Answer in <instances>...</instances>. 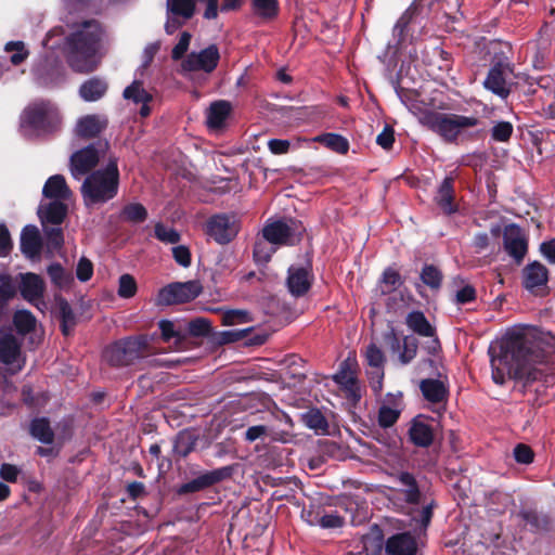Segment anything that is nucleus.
<instances>
[{"label":"nucleus","instance_id":"nucleus-1","mask_svg":"<svg viewBox=\"0 0 555 555\" xmlns=\"http://www.w3.org/2000/svg\"><path fill=\"white\" fill-rule=\"evenodd\" d=\"M545 341L541 331L534 326L516 325L508 328L500 347H490L492 380L503 385L507 379L537 380L539 369L545 360Z\"/></svg>","mask_w":555,"mask_h":555},{"label":"nucleus","instance_id":"nucleus-2","mask_svg":"<svg viewBox=\"0 0 555 555\" xmlns=\"http://www.w3.org/2000/svg\"><path fill=\"white\" fill-rule=\"evenodd\" d=\"M103 37L104 31L94 20L74 25L66 39L65 52L67 62L75 72L89 73L95 69Z\"/></svg>","mask_w":555,"mask_h":555},{"label":"nucleus","instance_id":"nucleus-3","mask_svg":"<svg viewBox=\"0 0 555 555\" xmlns=\"http://www.w3.org/2000/svg\"><path fill=\"white\" fill-rule=\"evenodd\" d=\"M402 103L417 117L420 124L439 135L443 141L453 143L466 129L478 125V118L452 113L423 111L409 96L399 94Z\"/></svg>","mask_w":555,"mask_h":555},{"label":"nucleus","instance_id":"nucleus-4","mask_svg":"<svg viewBox=\"0 0 555 555\" xmlns=\"http://www.w3.org/2000/svg\"><path fill=\"white\" fill-rule=\"evenodd\" d=\"M119 171L116 158L109 157L103 170L89 175L82 185L81 194L86 205H96L114 198L118 191Z\"/></svg>","mask_w":555,"mask_h":555},{"label":"nucleus","instance_id":"nucleus-5","mask_svg":"<svg viewBox=\"0 0 555 555\" xmlns=\"http://www.w3.org/2000/svg\"><path fill=\"white\" fill-rule=\"evenodd\" d=\"M42 194L46 198L51 199V202L49 204H40L38 208L41 222L43 224L62 223L67 211V206L64 202L72 195L65 178L61 175L50 177L43 185Z\"/></svg>","mask_w":555,"mask_h":555},{"label":"nucleus","instance_id":"nucleus-6","mask_svg":"<svg viewBox=\"0 0 555 555\" xmlns=\"http://www.w3.org/2000/svg\"><path fill=\"white\" fill-rule=\"evenodd\" d=\"M57 107L50 102L29 105L23 113L21 126L25 134H40L56 130L61 125Z\"/></svg>","mask_w":555,"mask_h":555},{"label":"nucleus","instance_id":"nucleus-7","mask_svg":"<svg viewBox=\"0 0 555 555\" xmlns=\"http://www.w3.org/2000/svg\"><path fill=\"white\" fill-rule=\"evenodd\" d=\"M108 150L107 142H98L74 153L70 157V172L79 180L104 158Z\"/></svg>","mask_w":555,"mask_h":555},{"label":"nucleus","instance_id":"nucleus-8","mask_svg":"<svg viewBox=\"0 0 555 555\" xmlns=\"http://www.w3.org/2000/svg\"><path fill=\"white\" fill-rule=\"evenodd\" d=\"M304 227L295 220L274 221L262 229V236L276 247L293 245L299 241Z\"/></svg>","mask_w":555,"mask_h":555},{"label":"nucleus","instance_id":"nucleus-9","mask_svg":"<svg viewBox=\"0 0 555 555\" xmlns=\"http://www.w3.org/2000/svg\"><path fill=\"white\" fill-rule=\"evenodd\" d=\"M238 230L240 221L235 215H217L207 223V233L219 244L229 243Z\"/></svg>","mask_w":555,"mask_h":555},{"label":"nucleus","instance_id":"nucleus-10","mask_svg":"<svg viewBox=\"0 0 555 555\" xmlns=\"http://www.w3.org/2000/svg\"><path fill=\"white\" fill-rule=\"evenodd\" d=\"M167 21L165 30L173 34L195 14L194 0H167Z\"/></svg>","mask_w":555,"mask_h":555},{"label":"nucleus","instance_id":"nucleus-11","mask_svg":"<svg viewBox=\"0 0 555 555\" xmlns=\"http://www.w3.org/2000/svg\"><path fill=\"white\" fill-rule=\"evenodd\" d=\"M219 61L218 48L214 44L199 51L190 53L181 64L183 73H191L203 70L206 73L212 72Z\"/></svg>","mask_w":555,"mask_h":555},{"label":"nucleus","instance_id":"nucleus-12","mask_svg":"<svg viewBox=\"0 0 555 555\" xmlns=\"http://www.w3.org/2000/svg\"><path fill=\"white\" fill-rule=\"evenodd\" d=\"M503 246L505 251L520 263L528 250V241L524 231L516 224H507L503 230Z\"/></svg>","mask_w":555,"mask_h":555},{"label":"nucleus","instance_id":"nucleus-13","mask_svg":"<svg viewBox=\"0 0 555 555\" xmlns=\"http://www.w3.org/2000/svg\"><path fill=\"white\" fill-rule=\"evenodd\" d=\"M511 75V66L508 64L499 63L490 68L488 76L483 81V86L494 94L505 99L511 92L508 83Z\"/></svg>","mask_w":555,"mask_h":555},{"label":"nucleus","instance_id":"nucleus-14","mask_svg":"<svg viewBox=\"0 0 555 555\" xmlns=\"http://www.w3.org/2000/svg\"><path fill=\"white\" fill-rule=\"evenodd\" d=\"M21 346L22 341L13 334H3L0 337V361L11 365L14 371L21 370L24 364Z\"/></svg>","mask_w":555,"mask_h":555},{"label":"nucleus","instance_id":"nucleus-15","mask_svg":"<svg viewBox=\"0 0 555 555\" xmlns=\"http://www.w3.org/2000/svg\"><path fill=\"white\" fill-rule=\"evenodd\" d=\"M547 281L548 270L539 261H532L522 269V285L531 293H537L546 286Z\"/></svg>","mask_w":555,"mask_h":555},{"label":"nucleus","instance_id":"nucleus-16","mask_svg":"<svg viewBox=\"0 0 555 555\" xmlns=\"http://www.w3.org/2000/svg\"><path fill=\"white\" fill-rule=\"evenodd\" d=\"M423 0H414L393 26L392 35L398 43L405 40L409 26L423 13Z\"/></svg>","mask_w":555,"mask_h":555},{"label":"nucleus","instance_id":"nucleus-17","mask_svg":"<svg viewBox=\"0 0 555 555\" xmlns=\"http://www.w3.org/2000/svg\"><path fill=\"white\" fill-rule=\"evenodd\" d=\"M33 74L36 83L44 88L54 87L63 80L62 68L51 64L47 60L38 63L33 68Z\"/></svg>","mask_w":555,"mask_h":555},{"label":"nucleus","instance_id":"nucleus-18","mask_svg":"<svg viewBox=\"0 0 555 555\" xmlns=\"http://www.w3.org/2000/svg\"><path fill=\"white\" fill-rule=\"evenodd\" d=\"M402 411V395L398 393H389L385 402L379 408L378 412V424L382 427H390L392 426Z\"/></svg>","mask_w":555,"mask_h":555},{"label":"nucleus","instance_id":"nucleus-19","mask_svg":"<svg viewBox=\"0 0 555 555\" xmlns=\"http://www.w3.org/2000/svg\"><path fill=\"white\" fill-rule=\"evenodd\" d=\"M107 126V118L103 115H86L79 118L75 126V134L89 139L100 134Z\"/></svg>","mask_w":555,"mask_h":555},{"label":"nucleus","instance_id":"nucleus-20","mask_svg":"<svg viewBox=\"0 0 555 555\" xmlns=\"http://www.w3.org/2000/svg\"><path fill=\"white\" fill-rule=\"evenodd\" d=\"M385 551L388 555H415L417 544L411 534L398 533L388 538Z\"/></svg>","mask_w":555,"mask_h":555},{"label":"nucleus","instance_id":"nucleus-21","mask_svg":"<svg viewBox=\"0 0 555 555\" xmlns=\"http://www.w3.org/2000/svg\"><path fill=\"white\" fill-rule=\"evenodd\" d=\"M20 289L24 299L38 305V301L41 299L44 292V283L37 274H22Z\"/></svg>","mask_w":555,"mask_h":555},{"label":"nucleus","instance_id":"nucleus-22","mask_svg":"<svg viewBox=\"0 0 555 555\" xmlns=\"http://www.w3.org/2000/svg\"><path fill=\"white\" fill-rule=\"evenodd\" d=\"M311 286V274L307 268L291 267L288 269L287 287L292 295L301 296Z\"/></svg>","mask_w":555,"mask_h":555},{"label":"nucleus","instance_id":"nucleus-23","mask_svg":"<svg viewBox=\"0 0 555 555\" xmlns=\"http://www.w3.org/2000/svg\"><path fill=\"white\" fill-rule=\"evenodd\" d=\"M124 98L126 100H131L135 104H142L140 108V115L142 117H147L151 113L149 107V102L152 101V94L149 93L140 81H133L130 86H128L124 90Z\"/></svg>","mask_w":555,"mask_h":555},{"label":"nucleus","instance_id":"nucleus-24","mask_svg":"<svg viewBox=\"0 0 555 555\" xmlns=\"http://www.w3.org/2000/svg\"><path fill=\"white\" fill-rule=\"evenodd\" d=\"M231 113V104L220 100L211 103L206 113L207 126L210 129H219L224 126Z\"/></svg>","mask_w":555,"mask_h":555},{"label":"nucleus","instance_id":"nucleus-25","mask_svg":"<svg viewBox=\"0 0 555 555\" xmlns=\"http://www.w3.org/2000/svg\"><path fill=\"white\" fill-rule=\"evenodd\" d=\"M21 249L24 255L33 258L39 255L41 249V238L39 231L34 225H27L21 234Z\"/></svg>","mask_w":555,"mask_h":555},{"label":"nucleus","instance_id":"nucleus-26","mask_svg":"<svg viewBox=\"0 0 555 555\" xmlns=\"http://www.w3.org/2000/svg\"><path fill=\"white\" fill-rule=\"evenodd\" d=\"M405 323L411 331L421 336L433 337L435 335V327L421 311L410 312L406 315Z\"/></svg>","mask_w":555,"mask_h":555},{"label":"nucleus","instance_id":"nucleus-27","mask_svg":"<svg viewBox=\"0 0 555 555\" xmlns=\"http://www.w3.org/2000/svg\"><path fill=\"white\" fill-rule=\"evenodd\" d=\"M437 205L446 212L452 214L456 210L453 204V185L452 179L446 178L440 184L435 197Z\"/></svg>","mask_w":555,"mask_h":555},{"label":"nucleus","instance_id":"nucleus-28","mask_svg":"<svg viewBox=\"0 0 555 555\" xmlns=\"http://www.w3.org/2000/svg\"><path fill=\"white\" fill-rule=\"evenodd\" d=\"M205 7L203 16L206 20H215L218 16V12H228L235 10L241 5V0H223V3L219 5V0H197Z\"/></svg>","mask_w":555,"mask_h":555},{"label":"nucleus","instance_id":"nucleus-29","mask_svg":"<svg viewBox=\"0 0 555 555\" xmlns=\"http://www.w3.org/2000/svg\"><path fill=\"white\" fill-rule=\"evenodd\" d=\"M107 85L99 78H91L83 82L79 89L80 96L88 102L101 99L106 92Z\"/></svg>","mask_w":555,"mask_h":555},{"label":"nucleus","instance_id":"nucleus-30","mask_svg":"<svg viewBox=\"0 0 555 555\" xmlns=\"http://www.w3.org/2000/svg\"><path fill=\"white\" fill-rule=\"evenodd\" d=\"M411 440L420 447H427L433 442V431L426 423L414 420L409 430Z\"/></svg>","mask_w":555,"mask_h":555},{"label":"nucleus","instance_id":"nucleus-31","mask_svg":"<svg viewBox=\"0 0 555 555\" xmlns=\"http://www.w3.org/2000/svg\"><path fill=\"white\" fill-rule=\"evenodd\" d=\"M398 480L402 487V489H400V492L403 495L404 500L411 504L418 503L421 493L414 477L409 473H401L398 476Z\"/></svg>","mask_w":555,"mask_h":555},{"label":"nucleus","instance_id":"nucleus-32","mask_svg":"<svg viewBox=\"0 0 555 555\" xmlns=\"http://www.w3.org/2000/svg\"><path fill=\"white\" fill-rule=\"evenodd\" d=\"M120 344L130 363L147 353V339L145 337L128 338L120 341Z\"/></svg>","mask_w":555,"mask_h":555},{"label":"nucleus","instance_id":"nucleus-33","mask_svg":"<svg viewBox=\"0 0 555 555\" xmlns=\"http://www.w3.org/2000/svg\"><path fill=\"white\" fill-rule=\"evenodd\" d=\"M421 390L424 397L430 402H441L447 396V389L442 382L436 379H426L421 384Z\"/></svg>","mask_w":555,"mask_h":555},{"label":"nucleus","instance_id":"nucleus-34","mask_svg":"<svg viewBox=\"0 0 555 555\" xmlns=\"http://www.w3.org/2000/svg\"><path fill=\"white\" fill-rule=\"evenodd\" d=\"M175 295L177 297V302H188L196 298L201 292V285L195 281H189L185 283H173L172 284Z\"/></svg>","mask_w":555,"mask_h":555},{"label":"nucleus","instance_id":"nucleus-35","mask_svg":"<svg viewBox=\"0 0 555 555\" xmlns=\"http://www.w3.org/2000/svg\"><path fill=\"white\" fill-rule=\"evenodd\" d=\"M314 141L320 142L324 146L340 154L347 153L349 149L348 140L343 135L336 133H326L319 135L314 139Z\"/></svg>","mask_w":555,"mask_h":555},{"label":"nucleus","instance_id":"nucleus-36","mask_svg":"<svg viewBox=\"0 0 555 555\" xmlns=\"http://www.w3.org/2000/svg\"><path fill=\"white\" fill-rule=\"evenodd\" d=\"M159 328L162 332V337L167 343H173L177 349L180 348V345L184 340V336L182 333L176 328V325L167 320H163L159 322Z\"/></svg>","mask_w":555,"mask_h":555},{"label":"nucleus","instance_id":"nucleus-37","mask_svg":"<svg viewBox=\"0 0 555 555\" xmlns=\"http://www.w3.org/2000/svg\"><path fill=\"white\" fill-rule=\"evenodd\" d=\"M104 358L109 364L115 366L130 364L120 341L107 347L104 351Z\"/></svg>","mask_w":555,"mask_h":555},{"label":"nucleus","instance_id":"nucleus-38","mask_svg":"<svg viewBox=\"0 0 555 555\" xmlns=\"http://www.w3.org/2000/svg\"><path fill=\"white\" fill-rule=\"evenodd\" d=\"M278 248L279 247H276L274 244H271V242L261 236V238H259L255 244V260L261 263L268 262Z\"/></svg>","mask_w":555,"mask_h":555},{"label":"nucleus","instance_id":"nucleus-39","mask_svg":"<svg viewBox=\"0 0 555 555\" xmlns=\"http://www.w3.org/2000/svg\"><path fill=\"white\" fill-rule=\"evenodd\" d=\"M305 425L317 433H324L327 428V422L323 414L315 409L309 410L302 414Z\"/></svg>","mask_w":555,"mask_h":555},{"label":"nucleus","instance_id":"nucleus-40","mask_svg":"<svg viewBox=\"0 0 555 555\" xmlns=\"http://www.w3.org/2000/svg\"><path fill=\"white\" fill-rule=\"evenodd\" d=\"M30 430L31 435L43 443H50L53 440V433L46 418L35 420L31 423Z\"/></svg>","mask_w":555,"mask_h":555},{"label":"nucleus","instance_id":"nucleus-41","mask_svg":"<svg viewBox=\"0 0 555 555\" xmlns=\"http://www.w3.org/2000/svg\"><path fill=\"white\" fill-rule=\"evenodd\" d=\"M229 468L219 469L216 472H212L208 475H204L199 477L198 479L192 481L191 483L186 485V488L189 490H199L204 487L210 486L223 478L224 475L229 474Z\"/></svg>","mask_w":555,"mask_h":555},{"label":"nucleus","instance_id":"nucleus-42","mask_svg":"<svg viewBox=\"0 0 555 555\" xmlns=\"http://www.w3.org/2000/svg\"><path fill=\"white\" fill-rule=\"evenodd\" d=\"M334 379L345 389L353 392L356 389V376L354 372L349 367L347 362L341 364L338 373L334 375Z\"/></svg>","mask_w":555,"mask_h":555},{"label":"nucleus","instance_id":"nucleus-43","mask_svg":"<svg viewBox=\"0 0 555 555\" xmlns=\"http://www.w3.org/2000/svg\"><path fill=\"white\" fill-rule=\"evenodd\" d=\"M14 325L21 334L29 333L35 328L36 319L27 310H18L14 314Z\"/></svg>","mask_w":555,"mask_h":555},{"label":"nucleus","instance_id":"nucleus-44","mask_svg":"<svg viewBox=\"0 0 555 555\" xmlns=\"http://www.w3.org/2000/svg\"><path fill=\"white\" fill-rule=\"evenodd\" d=\"M138 291L134 278L130 274H122L119 278L117 294L121 298H132Z\"/></svg>","mask_w":555,"mask_h":555},{"label":"nucleus","instance_id":"nucleus-45","mask_svg":"<svg viewBox=\"0 0 555 555\" xmlns=\"http://www.w3.org/2000/svg\"><path fill=\"white\" fill-rule=\"evenodd\" d=\"M16 294V286L10 275H0V307Z\"/></svg>","mask_w":555,"mask_h":555},{"label":"nucleus","instance_id":"nucleus-46","mask_svg":"<svg viewBox=\"0 0 555 555\" xmlns=\"http://www.w3.org/2000/svg\"><path fill=\"white\" fill-rule=\"evenodd\" d=\"M7 52H15L11 56V62L14 65H18L24 62L28 56V51L25 49V44L22 41H11L5 44Z\"/></svg>","mask_w":555,"mask_h":555},{"label":"nucleus","instance_id":"nucleus-47","mask_svg":"<svg viewBox=\"0 0 555 555\" xmlns=\"http://www.w3.org/2000/svg\"><path fill=\"white\" fill-rule=\"evenodd\" d=\"M513 133V125L508 121H499L491 129V137L496 142H506Z\"/></svg>","mask_w":555,"mask_h":555},{"label":"nucleus","instance_id":"nucleus-48","mask_svg":"<svg viewBox=\"0 0 555 555\" xmlns=\"http://www.w3.org/2000/svg\"><path fill=\"white\" fill-rule=\"evenodd\" d=\"M400 284V275L392 269H386L380 280L382 293H390Z\"/></svg>","mask_w":555,"mask_h":555},{"label":"nucleus","instance_id":"nucleus-49","mask_svg":"<svg viewBox=\"0 0 555 555\" xmlns=\"http://www.w3.org/2000/svg\"><path fill=\"white\" fill-rule=\"evenodd\" d=\"M155 236L168 244H175L178 243L180 240V234L172 228L166 227L162 223H157L155 225Z\"/></svg>","mask_w":555,"mask_h":555},{"label":"nucleus","instance_id":"nucleus-50","mask_svg":"<svg viewBox=\"0 0 555 555\" xmlns=\"http://www.w3.org/2000/svg\"><path fill=\"white\" fill-rule=\"evenodd\" d=\"M255 11L258 15L263 17H272L278 12L276 0H253Z\"/></svg>","mask_w":555,"mask_h":555},{"label":"nucleus","instance_id":"nucleus-51","mask_svg":"<svg viewBox=\"0 0 555 555\" xmlns=\"http://www.w3.org/2000/svg\"><path fill=\"white\" fill-rule=\"evenodd\" d=\"M249 321L248 313L245 310H229L222 314V324L231 326Z\"/></svg>","mask_w":555,"mask_h":555},{"label":"nucleus","instance_id":"nucleus-52","mask_svg":"<svg viewBox=\"0 0 555 555\" xmlns=\"http://www.w3.org/2000/svg\"><path fill=\"white\" fill-rule=\"evenodd\" d=\"M421 279L426 285L437 288L441 283V273L437 268L427 266L423 269Z\"/></svg>","mask_w":555,"mask_h":555},{"label":"nucleus","instance_id":"nucleus-53","mask_svg":"<svg viewBox=\"0 0 555 555\" xmlns=\"http://www.w3.org/2000/svg\"><path fill=\"white\" fill-rule=\"evenodd\" d=\"M125 218L132 222H141L146 218V209L141 204H130L122 211Z\"/></svg>","mask_w":555,"mask_h":555},{"label":"nucleus","instance_id":"nucleus-54","mask_svg":"<svg viewBox=\"0 0 555 555\" xmlns=\"http://www.w3.org/2000/svg\"><path fill=\"white\" fill-rule=\"evenodd\" d=\"M365 360L372 367L380 369L384 363V354L379 348L371 344L365 349Z\"/></svg>","mask_w":555,"mask_h":555},{"label":"nucleus","instance_id":"nucleus-55","mask_svg":"<svg viewBox=\"0 0 555 555\" xmlns=\"http://www.w3.org/2000/svg\"><path fill=\"white\" fill-rule=\"evenodd\" d=\"M417 344L415 339L410 337H404L402 344V350L400 351L399 358L401 363H409L416 356Z\"/></svg>","mask_w":555,"mask_h":555},{"label":"nucleus","instance_id":"nucleus-56","mask_svg":"<svg viewBox=\"0 0 555 555\" xmlns=\"http://www.w3.org/2000/svg\"><path fill=\"white\" fill-rule=\"evenodd\" d=\"M176 304H178V302H177V297L173 292L172 284L162 288L158 292L157 297H156L157 306H170V305H176Z\"/></svg>","mask_w":555,"mask_h":555},{"label":"nucleus","instance_id":"nucleus-57","mask_svg":"<svg viewBox=\"0 0 555 555\" xmlns=\"http://www.w3.org/2000/svg\"><path fill=\"white\" fill-rule=\"evenodd\" d=\"M176 304H178V302H177V297L173 292L172 284L162 288L158 292L157 297H156L157 306H170V305H176Z\"/></svg>","mask_w":555,"mask_h":555},{"label":"nucleus","instance_id":"nucleus-58","mask_svg":"<svg viewBox=\"0 0 555 555\" xmlns=\"http://www.w3.org/2000/svg\"><path fill=\"white\" fill-rule=\"evenodd\" d=\"M48 273L53 283L57 286H64L69 281V276L60 264H51L48 269Z\"/></svg>","mask_w":555,"mask_h":555},{"label":"nucleus","instance_id":"nucleus-59","mask_svg":"<svg viewBox=\"0 0 555 555\" xmlns=\"http://www.w3.org/2000/svg\"><path fill=\"white\" fill-rule=\"evenodd\" d=\"M191 41V34L184 31L181 34L178 43L172 49V59L179 60L188 51Z\"/></svg>","mask_w":555,"mask_h":555},{"label":"nucleus","instance_id":"nucleus-60","mask_svg":"<svg viewBox=\"0 0 555 555\" xmlns=\"http://www.w3.org/2000/svg\"><path fill=\"white\" fill-rule=\"evenodd\" d=\"M269 428L266 425H255L250 426L245 431V440L248 442H254L258 439H262L269 436Z\"/></svg>","mask_w":555,"mask_h":555},{"label":"nucleus","instance_id":"nucleus-61","mask_svg":"<svg viewBox=\"0 0 555 555\" xmlns=\"http://www.w3.org/2000/svg\"><path fill=\"white\" fill-rule=\"evenodd\" d=\"M514 457L520 464H529L533 461V452L526 444H518L514 449Z\"/></svg>","mask_w":555,"mask_h":555},{"label":"nucleus","instance_id":"nucleus-62","mask_svg":"<svg viewBox=\"0 0 555 555\" xmlns=\"http://www.w3.org/2000/svg\"><path fill=\"white\" fill-rule=\"evenodd\" d=\"M189 332L194 336L206 335L209 332L210 325L206 319H195L188 325Z\"/></svg>","mask_w":555,"mask_h":555},{"label":"nucleus","instance_id":"nucleus-63","mask_svg":"<svg viewBox=\"0 0 555 555\" xmlns=\"http://www.w3.org/2000/svg\"><path fill=\"white\" fill-rule=\"evenodd\" d=\"M93 274V266L87 258H81L77 264V278L86 282L90 280Z\"/></svg>","mask_w":555,"mask_h":555},{"label":"nucleus","instance_id":"nucleus-64","mask_svg":"<svg viewBox=\"0 0 555 555\" xmlns=\"http://www.w3.org/2000/svg\"><path fill=\"white\" fill-rule=\"evenodd\" d=\"M539 249L550 263H555V238L542 242Z\"/></svg>","mask_w":555,"mask_h":555}]
</instances>
